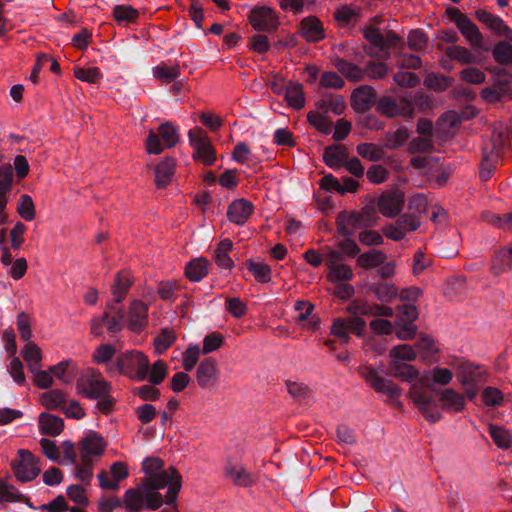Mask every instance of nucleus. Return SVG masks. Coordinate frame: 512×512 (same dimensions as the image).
<instances>
[{"label": "nucleus", "mask_w": 512, "mask_h": 512, "mask_svg": "<svg viewBox=\"0 0 512 512\" xmlns=\"http://www.w3.org/2000/svg\"><path fill=\"white\" fill-rule=\"evenodd\" d=\"M335 67L338 72L344 75L348 80L360 81L363 79V70L357 65H354L344 59H337L335 61Z\"/></svg>", "instance_id": "nucleus-46"}, {"label": "nucleus", "mask_w": 512, "mask_h": 512, "mask_svg": "<svg viewBox=\"0 0 512 512\" xmlns=\"http://www.w3.org/2000/svg\"><path fill=\"white\" fill-rule=\"evenodd\" d=\"M132 277L129 272L127 271H121L119 272L114 279V284L111 288L112 295L114 297V300L112 303L117 305L118 303H121L125 296L128 293V290L130 289L132 285Z\"/></svg>", "instance_id": "nucleus-30"}, {"label": "nucleus", "mask_w": 512, "mask_h": 512, "mask_svg": "<svg viewBox=\"0 0 512 512\" xmlns=\"http://www.w3.org/2000/svg\"><path fill=\"white\" fill-rule=\"evenodd\" d=\"M445 54L461 64H473L476 62V56L466 47L453 45L445 49Z\"/></svg>", "instance_id": "nucleus-45"}, {"label": "nucleus", "mask_w": 512, "mask_h": 512, "mask_svg": "<svg viewBox=\"0 0 512 512\" xmlns=\"http://www.w3.org/2000/svg\"><path fill=\"white\" fill-rule=\"evenodd\" d=\"M76 391L78 394L88 399H98L111 392V385L100 375L94 374L80 377L76 382Z\"/></svg>", "instance_id": "nucleus-12"}, {"label": "nucleus", "mask_w": 512, "mask_h": 512, "mask_svg": "<svg viewBox=\"0 0 512 512\" xmlns=\"http://www.w3.org/2000/svg\"><path fill=\"white\" fill-rule=\"evenodd\" d=\"M22 356L24 360L30 364H34V367H39L42 359V352L39 346L34 342H27L24 349L22 350Z\"/></svg>", "instance_id": "nucleus-59"}, {"label": "nucleus", "mask_w": 512, "mask_h": 512, "mask_svg": "<svg viewBox=\"0 0 512 512\" xmlns=\"http://www.w3.org/2000/svg\"><path fill=\"white\" fill-rule=\"evenodd\" d=\"M363 36L369 43L365 49L366 53L377 59L389 58V49L400 43V37L394 32L388 31L383 34L374 26L364 28Z\"/></svg>", "instance_id": "nucleus-4"}, {"label": "nucleus", "mask_w": 512, "mask_h": 512, "mask_svg": "<svg viewBox=\"0 0 512 512\" xmlns=\"http://www.w3.org/2000/svg\"><path fill=\"white\" fill-rule=\"evenodd\" d=\"M376 91L369 85H362L356 88L352 95V106L357 112H365L375 103Z\"/></svg>", "instance_id": "nucleus-21"}, {"label": "nucleus", "mask_w": 512, "mask_h": 512, "mask_svg": "<svg viewBox=\"0 0 512 512\" xmlns=\"http://www.w3.org/2000/svg\"><path fill=\"white\" fill-rule=\"evenodd\" d=\"M167 375V365L162 360L153 363L148 369V380L152 385H159Z\"/></svg>", "instance_id": "nucleus-62"}, {"label": "nucleus", "mask_w": 512, "mask_h": 512, "mask_svg": "<svg viewBox=\"0 0 512 512\" xmlns=\"http://www.w3.org/2000/svg\"><path fill=\"white\" fill-rule=\"evenodd\" d=\"M409 130L405 126L394 132L385 133V146L391 150L401 147L409 139Z\"/></svg>", "instance_id": "nucleus-48"}, {"label": "nucleus", "mask_w": 512, "mask_h": 512, "mask_svg": "<svg viewBox=\"0 0 512 512\" xmlns=\"http://www.w3.org/2000/svg\"><path fill=\"white\" fill-rule=\"evenodd\" d=\"M122 500L126 512H140L144 506L149 510H157L163 504L162 495L148 490L143 483L126 490Z\"/></svg>", "instance_id": "nucleus-3"}, {"label": "nucleus", "mask_w": 512, "mask_h": 512, "mask_svg": "<svg viewBox=\"0 0 512 512\" xmlns=\"http://www.w3.org/2000/svg\"><path fill=\"white\" fill-rule=\"evenodd\" d=\"M326 265L329 268L327 278L331 282L349 281L354 274L349 265L342 263V253L330 247L323 248Z\"/></svg>", "instance_id": "nucleus-9"}, {"label": "nucleus", "mask_w": 512, "mask_h": 512, "mask_svg": "<svg viewBox=\"0 0 512 512\" xmlns=\"http://www.w3.org/2000/svg\"><path fill=\"white\" fill-rule=\"evenodd\" d=\"M366 322L361 317L336 318L331 325V334L342 344L350 340V333L361 337L364 334Z\"/></svg>", "instance_id": "nucleus-11"}, {"label": "nucleus", "mask_w": 512, "mask_h": 512, "mask_svg": "<svg viewBox=\"0 0 512 512\" xmlns=\"http://www.w3.org/2000/svg\"><path fill=\"white\" fill-rule=\"evenodd\" d=\"M148 323V306L140 301L131 302L128 312L127 326L133 332L142 331Z\"/></svg>", "instance_id": "nucleus-18"}, {"label": "nucleus", "mask_w": 512, "mask_h": 512, "mask_svg": "<svg viewBox=\"0 0 512 512\" xmlns=\"http://www.w3.org/2000/svg\"><path fill=\"white\" fill-rule=\"evenodd\" d=\"M232 241L230 239H224L222 240L214 252V258L216 263L224 268V269H231L233 267V261L229 256V252L232 249Z\"/></svg>", "instance_id": "nucleus-41"}, {"label": "nucleus", "mask_w": 512, "mask_h": 512, "mask_svg": "<svg viewBox=\"0 0 512 512\" xmlns=\"http://www.w3.org/2000/svg\"><path fill=\"white\" fill-rule=\"evenodd\" d=\"M408 395L427 421L435 423L442 418V414L438 410L437 404L433 402L432 396L424 393L420 385L413 384Z\"/></svg>", "instance_id": "nucleus-10"}, {"label": "nucleus", "mask_w": 512, "mask_h": 512, "mask_svg": "<svg viewBox=\"0 0 512 512\" xmlns=\"http://www.w3.org/2000/svg\"><path fill=\"white\" fill-rule=\"evenodd\" d=\"M175 160L170 157H166L155 167V184L157 188H165L174 176L175 172Z\"/></svg>", "instance_id": "nucleus-28"}, {"label": "nucleus", "mask_w": 512, "mask_h": 512, "mask_svg": "<svg viewBox=\"0 0 512 512\" xmlns=\"http://www.w3.org/2000/svg\"><path fill=\"white\" fill-rule=\"evenodd\" d=\"M253 208V204L244 198L234 200L228 207L227 217L232 223L243 225L251 216Z\"/></svg>", "instance_id": "nucleus-24"}, {"label": "nucleus", "mask_w": 512, "mask_h": 512, "mask_svg": "<svg viewBox=\"0 0 512 512\" xmlns=\"http://www.w3.org/2000/svg\"><path fill=\"white\" fill-rule=\"evenodd\" d=\"M249 21L256 31L273 32L279 26V19L269 7H256L249 14Z\"/></svg>", "instance_id": "nucleus-14"}, {"label": "nucleus", "mask_w": 512, "mask_h": 512, "mask_svg": "<svg viewBox=\"0 0 512 512\" xmlns=\"http://www.w3.org/2000/svg\"><path fill=\"white\" fill-rule=\"evenodd\" d=\"M387 256L380 250H370L361 254L357 263L363 268H378L380 265L384 264Z\"/></svg>", "instance_id": "nucleus-44"}, {"label": "nucleus", "mask_w": 512, "mask_h": 512, "mask_svg": "<svg viewBox=\"0 0 512 512\" xmlns=\"http://www.w3.org/2000/svg\"><path fill=\"white\" fill-rule=\"evenodd\" d=\"M208 274V261L196 258L189 261L185 267V276L192 282H198Z\"/></svg>", "instance_id": "nucleus-35"}, {"label": "nucleus", "mask_w": 512, "mask_h": 512, "mask_svg": "<svg viewBox=\"0 0 512 512\" xmlns=\"http://www.w3.org/2000/svg\"><path fill=\"white\" fill-rule=\"evenodd\" d=\"M492 56L497 63L512 67V45L508 41H500L495 44Z\"/></svg>", "instance_id": "nucleus-47"}, {"label": "nucleus", "mask_w": 512, "mask_h": 512, "mask_svg": "<svg viewBox=\"0 0 512 512\" xmlns=\"http://www.w3.org/2000/svg\"><path fill=\"white\" fill-rule=\"evenodd\" d=\"M149 360L144 353L136 350L120 354L108 367V372H118L136 381H144L148 376Z\"/></svg>", "instance_id": "nucleus-1"}, {"label": "nucleus", "mask_w": 512, "mask_h": 512, "mask_svg": "<svg viewBox=\"0 0 512 512\" xmlns=\"http://www.w3.org/2000/svg\"><path fill=\"white\" fill-rule=\"evenodd\" d=\"M369 291L382 303H389L398 296V289L393 283H373L369 286Z\"/></svg>", "instance_id": "nucleus-36"}, {"label": "nucleus", "mask_w": 512, "mask_h": 512, "mask_svg": "<svg viewBox=\"0 0 512 512\" xmlns=\"http://www.w3.org/2000/svg\"><path fill=\"white\" fill-rule=\"evenodd\" d=\"M27 500L19 491L12 485L0 479V505L2 503H13Z\"/></svg>", "instance_id": "nucleus-54"}, {"label": "nucleus", "mask_w": 512, "mask_h": 512, "mask_svg": "<svg viewBox=\"0 0 512 512\" xmlns=\"http://www.w3.org/2000/svg\"><path fill=\"white\" fill-rule=\"evenodd\" d=\"M358 373L375 392L394 400L401 396V388L392 380L379 375L372 366L363 364L359 366Z\"/></svg>", "instance_id": "nucleus-7"}, {"label": "nucleus", "mask_w": 512, "mask_h": 512, "mask_svg": "<svg viewBox=\"0 0 512 512\" xmlns=\"http://www.w3.org/2000/svg\"><path fill=\"white\" fill-rule=\"evenodd\" d=\"M142 483L148 490L158 492V490L168 487V490L163 499V503L167 505H174L178 493L182 486V477L174 467H169L166 470L159 471L152 476H147L142 480Z\"/></svg>", "instance_id": "nucleus-2"}, {"label": "nucleus", "mask_w": 512, "mask_h": 512, "mask_svg": "<svg viewBox=\"0 0 512 512\" xmlns=\"http://www.w3.org/2000/svg\"><path fill=\"white\" fill-rule=\"evenodd\" d=\"M66 395L60 389H53L41 394V403L48 410H57L64 407Z\"/></svg>", "instance_id": "nucleus-40"}, {"label": "nucleus", "mask_w": 512, "mask_h": 512, "mask_svg": "<svg viewBox=\"0 0 512 512\" xmlns=\"http://www.w3.org/2000/svg\"><path fill=\"white\" fill-rule=\"evenodd\" d=\"M286 387L290 396L296 399L298 402L305 404L309 403L312 397V392L306 384L302 382L287 380Z\"/></svg>", "instance_id": "nucleus-42"}, {"label": "nucleus", "mask_w": 512, "mask_h": 512, "mask_svg": "<svg viewBox=\"0 0 512 512\" xmlns=\"http://www.w3.org/2000/svg\"><path fill=\"white\" fill-rule=\"evenodd\" d=\"M18 455L20 458L19 462L12 464V470L16 479L20 482L32 481L40 473L37 459L29 450L20 449Z\"/></svg>", "instance_id": "nucleus-13"}, {"label": "nucleus", "mask_w": 512, "mask_h": 512, "mask_svg": "<svg viewBox=\"0 0 512 512\" xmlns=\"http://www.w3.org/2000/svg\"><path fill=\"white\" fill-rule=\"evenodd\" d=\"M158 135L167 148L174 147L179 141L177 129L170 122L163 123L159 126Z\"/></svg>", "instance_id": "nucleus-55"}, {"label": "nucleus", "mask_w": 512, "mask_h": 512, "mask_svg": "<svg viewBox=\"0 0 512 512\" xmlns=\"http://www.w3.org/2000/svg\"><path fill=\"white\" fill-rule=\"evenodd\" d=\"M348 158L347 148L340 144H334L326 147L323 153V161L327 166L334 170L343 167Z\"/></svg>", "instance_id": "nucleus-26"}, {"label": "nucleus", "mask_w": 512, "mask_h": 512, "mask_svg": "<svg viewBox=\"0 0 512 512\" xmlns=\"http://www.w3.org/2000/svg\"><path fill=\"white\" fill-rule=\"evenodd\" d=\"M29 370L34 375V383L38 388L47 389L53 385L50 369L48 371L40 370L39 367H34V364H30Z\"/></svg>", "instance_id": "nucleus-57"}, {"label": "nucleus", "mask_w": 512, "mask_h": 512, "mask_svg": "<svg viewBox=\"0 0 512 512\" xmlns=\"http://www.w3.org/2000/svg\"><path fill=\"white\" fill-rule=\"evenodd\" d=\"M316 111H310L307 114L308 122L323 134H330L332 131V121L324 115Z\"/></svg>", "instance_id": "nucleus-52"}, {"label": "nucleus", "mask_w": 512, "mask_h": 512, "mask_svg": "<svg viewBox=\"0 0 512 512\" xmlns=\"http://www.w3.org/2000/svg\"><path fill=\"white\" fill-rule=\"evenodd\" d=\"M512 268V255L508 247L501 248L496 252L491 265V272L498 276Z\"/></svg>", "instance_id": "nucleus-37"}, {"label": "nucleus", "mask_w": 512, "mask_h": 512, "mask_svg": "<svg viewBox=\"0 0 512 512\" xmlns=\"http://www.w3.org/2000/svg\"><path fill=\"white\" fill-rule=\"evenodd\" d=\"M485 372L470 362H460L456 367V377L462 386L478 385L485 381Z\"/></svg>", "instance_id": "nucleus-19"}, {"label": "nucleus", "mask_w": 512, "mask_h": 512, "mask_svg": "<svg viewBox=\"0 0 512 512\" xmlns=\"http://www.w3.org/2000/svg\"><path fill=\"white\" fill-rule=\"evenodd\" d=\"M189 142L193 148V159L206 166L213 165L216 160L215 150L207 133L201 128H194L188 132Z\"/></svg>", "instance_id": "nucleus-8"}, {"label": "nucleus", "mask_w": 512, "mask_h": 512, "mask_svg": "<svg viewBox=\"0 0 512 512\" xmlns=\"http://www.w3.org/2000/svg\"><path fill=\"white\" fill-rule=\"evenodd\" d=\"M78 447L82 461H93L92 457H100L104 453L106 443L102 436L90 431L78 442Z\"/></svg>", "instance_id": "nucleus-15"}, {"label": "nucleus", "mask_w": 512, "mask_h": 512, "mask_svg": "<svg viewBox=\"0 0 512 512\" xmlns=\"http://www.w3.org/2000/svg\"><path fill=\"white\" fill-rule=\"evenodd\" d=\"M393 315H394V310L390 306L377 304V303H369L367 301H364L363 316L392 317Z\"/></svg>", "instance_id": "nucleus-56"}, {"label": "nucleus", "mask_w": 512, "mask_h": 512, "mask_svg": "<svg viewBox=\"0 0 512 512\" xmlns=\"http://www.w3.org/2000/svg\"><path fill=\"white\" fill-rule=\"evenodd\" d=\"M467 42L476 48H483V36L475 23L468 17L457 27Z\"/></svg>", "instance_id": "nucleus-33"}, {"label": "nucleus", "mask_w": 512, "mask_h": 512, "mask_svg": "<svg viewBox=\"0 0 512 512\" xmlns=\"http://www.w3.org/2000/svg\"><path fill=\"white\" fill-rule=\"evenodd\" d=\"M176 340V336L173 331L163 329L162 332L154 339V346L158 353H162L167 350Z\"/></svg>", "instance_id": "nucleus-64"}, {"label": "nucleus", "mask_w": 512, "mask_h": 512, "mask_svg": "<svg viewBox=\"0 0 512 512\" xmlns=\"http://www.w3.org/2000/svg\"><path fill=\"white\" fill-rule=\"evenodd\" d=\"M436 394L439 396L442 409L449 413H458L465 408L464 395L453 389L447 388L438 390Z\"/></svg>", "instance_id": "nucleus-23"}, {"label": "nucleus", "mask_w": 512, "mask_h": 512, "mask_svg": "<svg viewBox=\"0 0 512 512\" xmlns=\"http://www.w3.org/2000/svg\"><path fill=\"white\" fill-rule=\"evenodd\" d=\"M404 194L399 190H390L383 193L378 200V208L386 217L396 216L403 207Z\"/></svg>", "instance_id": "nucleus-17"}, {"label": "nucleus", "mask_w": 512, "mask_h": 512, "mask_svg": "<svg viewBox=\"0 0 512 512\" xmlns=\"http://www.w3.org/2000/svg\"><path fill=\"white\" fill-rule=\"evenodd\" d=\"M356 152L362 158L370 162H378L385 156L384 149L371 142L361 143L356 146Z\"/></svg>", "instance_id": "nucleus-39"}, {"label": "nucleus", "mask_w": 512, "mask_h": 512, "mask_svg": "<svg viewBox=\"0 0 512 512\" xmlns=\"http://www.w3.org/2000/svg\"><path fill=\"white\" fill-rule=\"evenodd\" d=\"M13 183V170L11 165L0 166V198H7Z\"/></svg>", "instance_id": "nucleus-58"}, {"label": "nucleus", "mask_w": 512, "mask_h": 512, "mask_svg": "<svg viewBox=\"0 0 512 512\" xmlns=\"http://www.w3.org/2000/svg\"><path fill=\"white\" fill-rule=\"evenodd\" d=\"M74 76L80 81L87 82L90 84H94L100 80L102 74L97 67H75L74 68Z\"/></svg>", "instance_id": "nucleus-60"}, {"label": "nucleus", "mask_w": 512, "mask_h": 512, "mask_svg": "<svg viewBox=\"0 0 512 512\" xmlns=\"http://www.w3.org/2000/svg\"><path fill=\"white\" fill-rule=\"evenodd\" d=\"M107 310L102 315V320L108 332L117 333L122 330V319L124 318V310L114 303H107Z\"/></svg>", "instance_id": "nucleus-27"}, {"label": "nucleus", "mask_w": 512, "mask_h": 512, "mask_svg": "<svg viewBox=\"0 0 512 512\" xmlns=\"http://www.w3.org/2000/svg\"><path fill=\"white\" fill-rule=\"evenodd\" d=\"M225 475L237 486L248 487L253 483L252 475L241 465L228 464Z\"/></svg>", "instance_id": "nucleus-34"}, {"label": "nucleus", "mask_w": 512, "mask_h": 512, "mask_svg": "<svg viewBox=\"0 0 512 512\" xmlns=\"http://www.w3.org/2000/svg\"><path fill=\"white\" fill-rule=\"evenodd\" d=\"M508 137L502 130L494 129L489 140L482 147V156L499 159L507 144Z\"/></svg>", "instance_id": "nucleus-22"}, {"label": "nucleus", "mask_w": 512, "mask_h": 512, "mask_svg": "<svg viewBox=\"0 0 512 512\" xmlns=\"http://www.w3.org/2000/svg\"><path fill=\"white\" fill-rule=\"evenodd\" d=\"M139 16V12L131 5H116L113 9V17L119 23L134 22Z\"/></svg>", "instance_id": "nucleus-53"}, {"label": "nucleus", "mask_w": 512, "mask_h": 512, "mask_svg": "<svg viewBox=\"0 0 512 512\" xmlns=\"http://www.w3.org/2000/svg\"><path fill=\"white\" fill-rule=\"evenodd\" d=\"M285 100L289 106L295 109L303 108L305 97L302 85L297 82H289L285 90Z\"/></svg>", "instance_id": "nucleus-38"}, {"label": "nucleus", "mask_w": 512, "mask_h": 512, "mask_svg": "<svg viewBox=\"0 0 512 512\" xmlns=\"http://www.w3.org/2000/svg\"><path fill=\"white\" fill-rule=\"evenodd\" d=\"M376 110L388 118L397 116L412 118L414 115L413 98L408 93L397 98L382 96L376 103Z\"/></svg>", "instance_id": "nucleus-6"}, {"label": "nucleus", "mask_w": 512, "mask_h": 512, "mask_svg": "<svg viewBox=\"0 0 512 512\" xmlns=\"http://www.w3.org/2000/svg\"><path fill=\"white\" fill-rule=\"evenodd\" d=\"M489 433L494 443L502 449H508L512 445V436L503 427L490 424Z\"/></svg>", "instance_id": "nucleus-51"}, {"label": "nucleus", "mask_w": 512, "mask_h": 512, "mask_svg": "<svg viewBox=\"0 0 512 512\" xmlns=\"http://www.w3.org/2000/svg\"><path fill=\"white\" fill-rule=\"evenodd\" d=\"M475 16L478 21L485 24L495 33L503 35L507 39L512 41V30L504 23V21L500 17L495 16L485 10L476 11Z\"/></svg>", "instance_id": "nucleus-25"}, {"label": "nucleus", "mask_w": 512, "mask_h": 512, "mask_svg": "<svg viewBox=\"0 0 512 512\" xmlns=\"http://www.w3.org/2000/svg\"><path fill=\"white\" fill-rule=\"evenodd\" d=\"M300 35L308 42H318L325 38L322 22L316 16H308L300 22Z\"/></svg>", "instance_id": "nucleus-20"}, {"label": "nucleus", "mask_w": 512, "mask_h": 512, "mask_svg": "<svg viewBox=\"0 0 512 512\" xmlns=\"http://www.w3.org/2000/svg\"><path fill=\"white\" fill-rule=\"evenodd\" d=\"M389 368L394 377L405 382L411 383L419 376L418 370L413 365L397 360H391Z\"/></svg>", "instance_id": "nucleus-32"}, {"label": "nucleus", "mask_w": 512, "mask_h": 512, "mask_svg": "<svg viewBox=\"0 0 512 512\" xmlns=\"http://www.w3.org/2000/svg\"><path fill=\"white\" fill-rule=\"evenodd\" d=\"M389 356L392 358V360L397 361H414L416 359V353L412 346L407 344L397 345L393 347L390 352Z\"/></svg>", "instance_id": "nucleus-61"}, {"label": "nucleus", "mask_w": 512, "mask_h": 512, "mask_svg": "<svg viewBox=\"0 0 512 512\" xmlns=\"http://www.w3.org/2000/svg\"><path fill=\"white\" fill-rule=\"evenodd\" d=\"M39 429L42 434L48 436H58L64 429L62 418L43 412L39 415Z\"/></svg>", "instance_id": "nucleus-29"}, {"label": "nucleus", "mask_w": 512, "mask_h": 512, "mask_svg": "<svg viewBox=\"0 0 512 512\" xmlns=\"http://www.w3.org/2000/svg\"><path fill=\"white\" fill-rule=\"evenodd\" d=\"M376 220V215L370 209H364L360 213L342 211L337 216V231L343 237H351L355 230L374 226Z\"/></svg>", "instance_id": "nucleus-5"}, {"label": "nucleus", "mask_w": 512, "mask_h": 512, "mask_svg": "<svg viewBox=\"0 0 512 512\" xmlns=\"http://www.w3.org/2000/svg\"><path fill=\"white\" fill-rule=\"evenodd\" d=\"M247 269L253 274L255 279L261 283H268L271 280V269L263 262H254L247 260L245 263Z\"/></svg>", "instance_id": "nucleus-50"}, {"label": "nucleus", "mask_w": 512, "mask_h": 512, "mask_svg": "<svg viewBox=\"0 0 512 512\" xmlns=\"http://www.w3.org/2000/svg\"><path fill=\"white\" fill-rule=\"evenodd\" d=\"M218 366L213 358H205L197 367L196 380L203 389L214 387L218 382Z\"/></svg>", "instance_id": "nucleus-16"}, {"label": "nucleus", "mask_w": 512, "mask_h": 512, "mask_svg": "<svg viewBox=\"0 0 512 512\" xmlns=\"http://www.w3.org/2000/svg\"><path fill=\"white\" fill-rule=\"evenodd\" d=\"M316 107L325 114L332 112L341 115L345 110V101L340 95L327 94L316 102Z\"/></svg>", "instance_id": "nucleus-31"}, {"label": "nucleus", "mask_w": 512, "mask_h": 512, "mask_svg": "<svg viewBox=\"0 0 512 512\" xmlns=\"http://www.w3.org/2000/svg\"><path fill=\"white\" fill-rule=\"evenodd\" d=\"M180 72V67L177 64L168 67L166 64L161 63L153 68V76L164 83L174 81L179 77Z\"/></svg>", "instance_id": "nucleus-49"}, {"label": "nucleus", "mask_w": 512, "mask_h": 512, "mask_svg": "<svg viewBox=\"0 0 512 512\" xmlns=\"http://www.w3.org/2000/svg\"><path fill=\"white\" fill-rule=\"evenodd\" d=\"M16 211L23 220L33 221L36 217V209L32 197L22 194L18 199Z\"/></svg>", "instance_id": "nucleus-43"}, {"label": "nucleus", "mask_w": 512, "mask_h": 512, "mask_svg": "<svg viewBox=\"0 0 512 512\" xmlns=\"http://www.w3.org/2000/svg\"><path fill=\"white\" fill-rule=\"evenodd\" d=\"M71 360H63L58 364L50 367V372L62 383H70L72 376L70 375V368L72 366Z\"/></svg>", "instance_id": "nucleus-63"}]
</instances>
